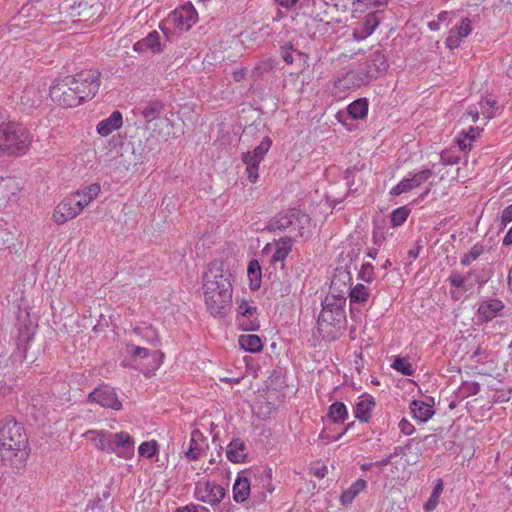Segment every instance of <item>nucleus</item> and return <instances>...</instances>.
<instances>
[{"instance_id": "obj_30", "label": "nucleus", "mask_w": 512, "mask_h": 512, "mask_svg": "<svg viewBox=\"0 0 512 512\" xmlns=\"http://www.w3.org/2000/svg\"><path fill=\"white\" fill-rule=\"evenodd\" d=\"M364 64L377 78L385 74L389 68L386 56L379 50L373 52Z\"/></svg>"}, {"instance_id": "obj_27", "label": "nucleus", "mask_w": 512, "mask_h": 512, "mask_svg": "<svg viewBox=\"0 0 512 512\" xmlns=\"http://www.w3.org/2000/svg\"><path fill=\"white\" fill-rule=\"evenodd\" d=\"M163 110L164 105L160 101H149L144 105L141 115L147 122L157 120L162 125H170L168 118H160Z\"/></svg>"}, {"instance_id": "obj_9", "label": "nucleus", "mask_w": 512, "mask_h": 512, "mask_svg": "<svg viewBox=\"0 0 512 512\" xmlns=\"http://www.w3.org/2000/svg\"><path fill=\"white\" fill-rule=\"evenodd\" d=\"M73 79L67 76L57 79L50 86L51 99L62 107H75L81 104L78 93L75 90Z\"/></svg>"}, {"instance_id": "obj_29", "label": "nucleus", "mask_w": 512, "mask_h": 512, "mask_svg": "<svg viewBox=\"0 0 512 512\" xmlns=\"http://www.w3.org/2000/svg\"><path fill=\"white\" fill-rule=\"evenodd\" d=\"M162 49L160 34L157 31L150 32L145 38L134 44V50L137 52L150 50L152 53H159Z\"/></svg>"}, {"instance_id": "obj_21", "label": "nucleus", "mask_w": 512, "mask_h": 512, "mask_svg": "<svg viewBox=\"0 0 512 512\" xmlns=\"http://www.w3.org/2000/svg\"><path fill=\"white\" fill-rule=\"evenodd\" d=\"M374 408V398L369 394H362L356 400V403L353 407V414L357 420L366 423L369 421Z\"/></svg>"}, {"instance_id": "obj_36", "label": "nucleus", "mask_w": 512, "mask_h": 512, "mask_svg": "<svg viewBox=\"0 0 512 512\" xmlns=\"http://www.w3.org/2000/svg\"><path fill=\"white\" fill-rule=\"evenodd\" d=\"M328 418L335 424L343 423L348 418V410L343 402H334L330 405Z\"/></svg>"}, {"instance_id": "obj_3", "label": "nucleus", "mask_w": 512, "mask_h": 512, "mask_svg": "<svg viewBox=\"0 0 512 512\" xmlns=\"http://www.w3.org/2000/svg\"><path fill=\"white\" fill-rule=\"evenodd\" d=\"M28 438L24 427L13 419L7 420L0 427V456L2 460L14 463V459L26 454Z\"/></svg>"}, {"instance_id": "obj_2", "label": "nucleus", "mask_w": 512, "mask_h": 512, "mask_svg": "<svg viewBox=\"0 0 512 512\" xmlns=\"http://www.w3.org/2000/svg\"><path fill=\"white\" fill-rule=\"evenodd\" d=\"M89 440L95 449L115 454L124 460H131L135 454L134 437L125 431L109 432L106 430H87L82 435Z\"/></svg>"}, {"instance_id": "obj_6", "label": "nucleus", "mask_w": 512, "mask_h": 512, "mask_svg": "<svg viewBox=\"0 0 512 512\" xmlns=\"http://www.w3.org/2000/svg\"><path fill=\"white\" fill-rule=\"evenodd\" d=\"M345 298L335 295H328L322 302V310L318 316L319 330L329 334V328L340 330L346 322V314L344 310Z\"/></svg>"}, {"instance_id": "obj_52", "label": "nucleus", "mask_w": 512, "mask_h": 512, "mask_svg": "<svg viewBox=\"0 0 512 512\" xmlns=\"http://www.w3.org/2000/svg\"><path fill=\"white\" fill-rule=\"evenodd\" d=\"M440 159L444 165H454L460 160L459 156L452 150H444L441 152Z\"/></svg>"}, {"instance_id": "obj_39", "label": "nucleus", "mask_w": 512, "mask_h": 512, "mask_svg": "<svg viewBox=\"0 0 512 512\" xmlns=\"http://www.w3.org/2000/svg\"><path fill=\"white\" fill-rule=\"evenodd\" d=\"M370 297L369 289L361 283L356 284L349 293L350 304L364 303Z\"/></svg>"}, {"instance_id": "obj_49", "label": "nucleus", "mask_w": 512, "mask_h": 512, "mask_svg": "<svg viewBox=\"0 0 512 512\" xmlns=\"http://www.w3.org/2000/svg\"><path fill=\"white\" fill-rule=\"evenodd\" d=\"M408 215L409 213L406 207H399L392 212L391 221L394 226H400L406 221Z\"/></svg>"}, {"instance_id": "obj_63", "label": "nucleus", "mask_w": 512, "mask_h": 512, "mask_svg": "<svg viewBox=\"0 0 512 512\" xmlns=\"http://www.w3.org/2000/svg\"><path fill=\"white\" fill-rule=\"evenodd\" d=\"M512 244V225L503 238V245L510 246Z\"/></svg>"}, {"instance_id": "obj_12", "label": "nucleus", "mask_w": 512, "mask_h": 512, "mask_svg": "<svg viewBox=\"0 0 512 512\" xmlns=\"http://www.w3.org/2000/svg\"><path fill=\"white\" fill-rule=\"evenodd\" d=\"M82 211L78 199L71 193L55 207L52 219L58 225H62L77 217Z\"/></svg>"}, {"instance_id": "obj_40", "label": "nucleus", "mask_w": 512, "mask_h": 512, "mask_svg": "<svg viewBox=\"0 0 512 512\" xmlns=\"http://www.w3.org/2000/svg\"><path fill=\"white\" fill-rule=\"evenodd\" d=\"M442 492H443V481L441 479H438L435 483V486L433 488V491H432L429 499L424 504V510L426 512H432L436 509Z\"/></svg>"}, {"instance_id": "obj_59", "label": "nucleus", "mask_w": 512, "mask_h": 512, "mask_svg": "<svg viewBox=\"0 0 512 512\" xmlns=\"http://www.w3.org/2000/svg\"><path fill=\"white\" fill-rule=\"evenodd\" d=\"M275 2L280 6V7H283V8H286V9H290L292 7H294L298 0H275Z\"/></svg>"}, {"instance_id": "obj_54", "label": "nucleus", "mask_w": 512, "mask_h": 512, "mask_svg": "<svg viewBox=\"0 0 512 512\" xmlns=\"http://www.w3.org/2000/svg\"><path fill=\"white\" fill-rule=\"evenodd\" d=\"M292 50L293 45L291 43H285L281 46V57L287 64H292L294 62Z\"/></svg>"}, {"instance_id": "obj_55", "label": "nucleus", "mask_w": 512, "mask_h": 512, "mask_svg": "<svg viewBox=\"0 0 512 512\" xmlns=\"http://www.w3.org/2000/svg\"><path fill=\"white\" fill-rule=\"evenodd\" d=\"M461 389L467 396H472L480 391V385L477 382H464Z\"/></svg>"}, {"instance_id": "obj_60", "label": "nucleus", "mask_w": 512, "mask_h": 512, "mask_svg": "<svg viewBox=\"0 0 512 512\" xmlns=\"http://www.w3.org/2000/svg\"><path fill=\"white\" fill-rule=\"evenodd\" d=\"M245 76H246V70L245 69H239V70H235L233 72V79L236 82L243 81L245 79Z\"/></svg>"}, {"instance_id": "obj_13", "label": "nucleus", "mask_w": 512, "mask_h": 512, "mask_svg": "<svg viewBox=\"0 0 512 512\" xmlns=\"http://www.w3.org/2000/svg\"><path fill=\"white\" fill-rule=\"evenodd\" d=\"M434 175L431 169H423L415 173H408L397 185L391 188L390 194L399 196L410 192L426 183Z\"/></svg>"}, {"instance_id": "obj_47", "label": "nucleus", "mask_w": 512, "mask_h": 512, "mask_svg": "<svg viewBox=\"0 0 512 512\" xmlns=\"http://www.w3.org/2000/svg\"><path fill=\"white\" fill-rule=\"evenodd\" d=\"M484 252V247L483 245L477 243L475 244L467 254H465L462 258H461V264L463 266H469L472 262H474L476 259H478V257H480V255H482Z\"/></svg>"}, {"instance_id": "obj_45", "label": "nucleus", "mask_w": 512, "mask_h": 512, "mask_svg": "<svg viewBox=\"0 0 512 512\" xmlns=\"http://www.w3.org/2000/svg\"><path fill=\"white\" fill-rule=\"evenodd\" d=\"M497 103L492 99H482L479 102V107L481 114L484 116L486 120H490L495 116V112L497 110Z\"/></svg>"}, {"instance_id": "obj_51", "label": "nucleus", "mask_w": 512, "mask_h": 512, "mask_svg": "<svg viewBox=\"0 0 512 512\" xmlns=\"http://www.w3.org/2000/svg\"><path fill=\"white\" fill-rule=\"evenodd\" d=\"M467 277L468 276H463L459 273L454 272L448 277V281L451 286L461 288L462 290L466 291L467 288L465 286V283L467 281Z\"/></svg>"}, {"instance_id": "obj_28", "label": "nucleus", "mask_w": 512, "mask_h": 512, "mask_svg": "<svg viewBox=\"0 0 512 512\" xmlns=\"http://www.w3.org/2000/svg\"><path fill=\"white\" fill-rule=\"evenodd\" d=\"M226 456L233 463H242L248 456V448L241 439H233L227 446Z\"/></svg>"}, {"instance_id": "obj_23", "label": "nucleus", "mask_w": 512, "mask_h": 512, "mask_svg": "<svg viewBox=\"0 0 512 512\" xmlns=\"http://www.w3.org/2000/svg\"><path fill=\"white\" fill-rule=\"evenodd\" d=\"M123 125L122 113L118 110L113 111L109 117L99 121L96 125L97 133L102 137H107L114 131L120 129Z\"/></svg>"}, {"instance_id": "obj_37", "label": "nucleus", "mask_w": 512, "mask_h": 512, "mask_svg": "<svg viewBox=\"0 0 512 512\" xmlns=\"http://www.w3.org/2000/svg\"><path fill=\"white\" fill-rule=\"evenodd\" d=\"M247 276L250 282V288L252 290H257L261 286V267L259 262L256 259H252L247 268Z\"/></svg>"}, {"instance_id": "obj_56", "label": "nucleus", "mask_w": 512, "mask_h": 512, "mask_svg": "<svg viewBox=\"0 0 512 512\" xmlns=\"http://www.w3.org/2000/svg\"><path fill=\"white\" fill-rule=\"evenodd\" d=\"M481 114L479 103L477 105H470L463 117L469 116L472 118L473 122H476L479 119V115Z\"/></svg>"}, {"instance_id": "obj_16", "label": "nucleus", "mask_w": 512, "mask_h": 512, "mask_svg": "<svg viewBox=\"0 0 512 512\" xmlns=\"http://www.w3.org/2000/svg\"><path fill=\"white\" fill-rule=\"evenodd\" d=\"M292 249L291 237H283L279 240L268 243L262 250L264 256L270 258L272 263H283Z\"/></svg>"}, {"instance_id": "obj_18", "label": "nucleus", "mask_w": 512, "mask_h": 512, "mask_svg": "<svg viewBox=\"0 0 512 512\" xmlns=\"http://www.w3.org/2000/svg\"><path fill=\"white\" fill-rule=\"evenodd\" d=\"M126 351L134 361L151 358L152 359V362L150 364L151 370L158 369L161 366V364L163 363L164 354H163V352H161L159 350L150 352L148 349H146L144 347H140L135 344L128 343L126 345Z\"/></svg>"}, {"instance_id": "obj_10", "label": "nucleus", "mask_w": 512, "mask_h": 512, "mask_svg": "<svg viewBox=\"0 0 512 512\" xmlns=\"http://www.w3.org/2000/svg\"><path fill=\"white\" fill-rule=\"evenodd\" d=\"M272 145V140L269 137H264L260 144L253 150L243 154L242 160L246 165L248 179L255 183L258 179L259 164L264 159V156L269 151Z\"/></svg>"}, {"instance_id": "obj_43", "label": "nucleus", "mask_w": 512, "mask_h": 512, "mask_svg": "<svg viewBox=\"0 0 512 512\" xmlns=\"http://www.w3.org/2000/svg\"><path fill=\"white\" fill-rule=\"evenodd\" d=\"M353 72L355 73V76L361 86L368 85L378 79L364 63L361 64L358 68L353 69Z\"/></svg>"}, {"instance_id": "obj_44", "label": "nucleus", "mask_w": 512, "mask_h": 512, "mask_svg": "<svg viewBox=\"0 0 512 512\" xmlns=\"http://www.w3.org/2000/svg\"><path fill=\"white\" fill-rule=\"evenodd\" d=\"M389 0H355L356 10L364 12L366 9H376L387 6Z\"/></svg>"}, {"instance_id": "obj_34", "label": "nucleus", "mask_w": 512, "mask_h": 512, "mask_svg": "<svg viewBox=\"0 0 512 512\" xmlns=\"http://www.w3.org/2000/svg\"><path fill=\"white\" fill-rule=\"evenodd\" d=\"M240 347L250 353L260 352L263 348L262 341L258 335L243 334L239 337Z\"/></svg>"}, {"instance_id": "obj_20", "label": "nucleus", "mask_w": 512, "mask_h": 512, "mask_svg": "<svg viewBox=\"0 0 512 512\" xmlns=\"http://www.w3.org/2000/svg\"><path fill=\"white\" fill-rule=\"evenodd\" d=\"M20 187L15 179L11 177L0 179V209L5 208L9 203L17 201Z\"/></svg>"}, {"instance_id": "obj_22", "label": "nucleus", "mask_w": 512, "mask_h": 512, "mask_svg": "<svg viewBox=\"0 0 512 512\" xmlns=\"http://www.w3.org/2000/svg\"><path fill=\"white\" fill-rule=\"evenodd\" d=\"M360 87L361 85L356 78L355 73L353 70H350L338 77V79L335 81L334 94L339 98H342L345 97V95L350 91Z\"/></svg>"}, {"instance_id": "obj_25", "label": "nucleus", "mask_w": 512, "mask_h": 512, "mask_svg": "<svg viewBox=\"0 0 512 512\" xmlns=\"http://www.w3.org/2000/svg\"><path fill=\"white\" fill-rule=\"evenodd\" d=\"M379 23L380 18L378 17L377 12L369 13L366 16L362 26L353 30L354 40L361 41L369 37L376 30Z\"/></svg>"}, {"instance_id": "obj_35", "label": "nucleus", "mask_w": 512, "mask_h": 512, "mask_svg": "<svg viewBox=\"0 0 512 512\" xmlns=\"http://www.w3.org/2000/svg\"><path fill=\"white\" fill-rule=\"evenodd\" d=\"M368 105L366 98H359L348 105V114L355 120L364 119L368 113Z\"/></svg>"}, {"instance_id": "obj_5", "label": "nucleus", "mask_w": 512, "mask_h": 512, "mask_svg": "<svg viewBox=\"0 0 512 512\" xmlns=\"http://www.w3.org/2000/svg\"><path fill=\"white\" fill-rule=\"evenodd\" d=\"M309 215L297 209L278 213L268 223L271 230L286 231L293 237H303L310 228Z\"/></svg>"}, {"instance_id": "obj_46", "label": "nucleus", "mask_w": 512, "mask_h": 512, "mask_svg": "<svg viewBox=\"0 0 512 512\" xmlns=\"http://www.w3.org/2000/svg\"><path fill=\"white\" fill-rule=\"evenodd\" d=\"M158 452V443L156 440L145 441L138 447V454L141 457L152 458Z\"/></svg>"}, {"instance_id": "obj_31", "label": "nucleus", "mask_w": 512, "mask_h": 512, "mask_svg": "<svg viewBox=\"0 0 512 512\" xmlns=\"http://www.w3.org/2000/svg\"><path fill=\"white\" fill-rule=\"evenodd\" d=\"M410 410L413 417L421 423L430 420L435 414L432 404L420 400H414L410 403Z\"/></svg>"}, {"instance_id": "obj_7", "label": "nucleus", "mask_w": 512, "mask_h": 512, "mask_svg": "<svg viewBox=\"0 0 512 512\" xmlns=\"http://www.w3.org/2000/svg\"><path fill=\"white\" fill-rule=\"evenodd\" d=\"M198 21V13L191 3H186L169 14L160 28L168 34H178L191 29Z\"/></svg>"}, {"instance_id": "obj_53", "label": "nucleus", "mask_w": 512, "mask_h": 512, "mask_svg": "<svg viewBox=\"0 0 512 512\" xmlns=\"http://www.w3.org/2000/svg\"><path fill=\"white\" fill-rule=\"evenodd\" d=\"M473 141H475V135L470 136L469 133H461L457 143L460 150L466 151L471 149V143Z\"/></svg>"}, {"instance_id": "obj_41", "label": "nucleus", "mask_w": 512, "mask_h": 512, "mask_svg": "<svg viewBox=\"0 0 512 512\" xmlns=\"http://www.w3.org/2000/svg\"><path fill=\"white\" fill-rule=\"evenodd\" d=\"M134 332L140 335L142 339H144L150 345L154 347H158L160 345L159 333L155 328L147 326L144 328H137L134 330Z\"/></svg>"}, {"instance_id": "obj_19", "label": "nucleus", "mask_w": 512, "mask_h": 512, "mask_svg": "<svg viewBox=\"0 0 512 512\" xmlns=\"http://www.w3.org/2000/svg\"><path fill=\"white\" fill-rule=\"evenodd\" d=\"M472 32V22L468 17L461 20L459 25L452 27L449 30L448 36L445 40V45L450 50L458 48L463 38L469 36Z\"/></svg>"}, {"instance_id": "obj_58", "label": "nucleus", "mask_w": 512, "mask_h": 512, "mask_svg": "<svg viewBox=\"0 0 512 512\" xmlns=\"http://www.w3.org/2000/svg\"><path fill=\"white\" fill-rule=\"evenodd\" d=\"M399 429L404 435H411L414 432V426L406 419L399 422Z\"/></svg>"}, {"instance_id": "obj_38", "label": "nucleus", "mask_w": 512, "mask_h": 512, "mask_svg": "<svg viewBox=\"0 0 512 512\" xmlns=\"http://www.w3.org/2000/svg\"><path fill=\"white\" fill-rule=\"evenodd\" d=\"M390 366L392 369L405 376H412L415 373V367L405 357L395 356Z\"/></svg>"}, {"instance_id": "obj_15", "label": "nucleus", "mask_w": 512, "mask_h": 512, "mask_svg": "<svg viewBox=\"0 0 512 512\" xmlns=\"http://www.w3.org/2000/svg\"><path fill=\"white\" fill-rule=\"evenodd\" d=\"M237 306V323L243 331H255L259 328L260 324L256 317V307L246 299L238 301Z\"/></svg>"}, {"instance_id": "obj_11", "label": "nucleus", "mask_w": 512, "mask_h": 512, "mask_svg": "<svg viewBox=\"0 0 512 512\" xmlns=\"http://www.w3.org/2000/svg\"><path fill=\"white\" fill-rule=\"evenodd\" d=\"M194 497L198 501L216 506L225 497V489L215 482L199 480L195 484Z\"/></svg>"}, {"instance_id": "obj_8", "label": "nucleus", "mask_w": 512, "mask_h": 512, "mask_svg": "<svg viewBox=\"0 0 512 512\" xmlns=\"http://www.w3.org/2000/svg\"><path fill=\"white\" fill-rule=\"evenodd\" d=\"M73 79L74 87L82 103L86 99L94 97L100 87V73L94 69L82 70L75 75H68Z\"/></svg>"}, {"instance_id": "obj_17", "label": "nucleus", "mask_w": 512, "mask_h": 512, "mask_svg": "<svg viewBox=\"0 0 512 512\" xmlns=\"http://www.w3.org/2000/svg\"><path fill=\"white\" fill-rule=\"evenodd\" d=\"M208 447L207 438L199 430H193L189 446L184 452L185 457L190 461L198 460L206 454Z\"/></svg>"}, {"instance_id": "obj_50", "label": "nucleus", "mask_w": 512, "mask_h": 512, "mask_svg": "<svg viewBox=\"0 0 512 512\" xmlns=\"http://www.w3.org/2000/svg\"><path fill=\"white\" fill-rule=\"evenodd\" d=\"M274 68V60L272 58H265L260 60L255 65V71L258 73V75H262L264 73H268Z\"/></svg>"}, {"instance_id": "obj_33", "label": "nucleus", "mask_w": 512, "mask_h": 512, "mask_svg": "<svg viewBox=\"0 0 512 512\" xmlns=\"http://www.w3.org/2000/svg\"><path fill=\"white\" fill-rule=\"evenodd\" d=\"M250 495V481L247 477L239 476L233 485V498L237 503L244 502Z\"/></svg>"}, {"instance_id": "obj_62", "label": "nucleus", "mask_w": 512, "mask_h": 512, "mask_svg": "<svg viewBox=\"0 0 512 512\" xmlns=\"http://www.w3.org/2000/svg\"><path fill=\"white\" fill-rule=\"evenodd\" d=\"M241 380H242V377H221L220 378V381L231 384V385L239 384L241 382Z\"/></svg>"}, {"instance_id": "obj_64", "label": "nucleus", "mask_w": 512, "mask_h": 512, "mask_svg": "<svg viewBox=\"0 0 512 512\" xmlns=\"http://www.w3.org/2000/svg\"><path fill=\"white\" fill-rule=\"evenodd\" d=\"M428 27L431 31H438L440 29L439 21H430L428 22Z\"/></svg>"}, {"instance_id": "obj_32", "label": "nucleus", "mask_w": 512, "mask_h": 512, "mask_svg": "<svg viewBox=\"0 0 512 512\" xmlns=\"http://www.w3.org/2000/svg\"><path fill=\"white\" fill-rule=\"evenodd\" d=\"M367 488V482L363 479H358L354 483L351 484L349 488L342 492L340 495V502L343 505H348L353 502V500Z\"/></svg>"}, {"instance_id": "obj_26", "label": "nucleus", "mask_w": 512, "mask_h": 512, "mask_svg": "<svg viewBox=\"0 0 512 512\" xmlns=\"http://www.w3.org/2000/svg\"><path fill=\"white\" fill-rule=\"evenodd\" d=\"M101 186L99 183H92L90 185L79 188L73 192V195L78 199V203L84 210L91 202H93L100 194Z\"/></svg>"}, {"instance_id": "obj_14", "label": "nucleus", "mask_w": 512, "mask_h": 512, "mask_svg": "<svg viewBox=\"0 0 512 512\" xmlns=\"http://www.w3.org/2000/svg\"><path fill=\"white\" fill-rule=\"evenodd\" d=\"M88 399L90 402L97 403L104 408H110L115 411L122 409V403L118 399L116 391L106 384L95 388L94 391L89 394Z\"/></svg>"}, {"instance_id": "obj_48", "label": "nucleus", "mask_w": 512, "mask_h": 512, "mask_svg": "<svg viewBox=\"0 0 512 512\" xmlns=\"http://www.w3.org/2000/svg\"><path fill=\"white\" fill-rule=\"evenodd\" d=\"M358 279L371 283L374 280V267L370 263H364L358 273Z\"/></svg>"}, {"instance_id": "obj_61", "label": "nucleus", "mask_w": 512, "mask_h": 512, "mask_svg": "<svg viewBox=\"0 0 512 512\" xmlns=\"http://www.w3.org/2000/svg\"><path fill=\"white\" fill-rule=\"evenodd\" d=\"M397 453L394 452V453H391L389 454L387 457L383 458L382 460H379V461H376L374 462L375 466H387L388 464H390L392 458L396 455Z\"/></svg>"}, {"instance_id": "obj_4", "label": "nucleus", "mask_w": 512, "mask_h": 512, "mask_svg": "<svg viewBox=\"0 0 512 512\" xmlns=\"http://www.w3.org/2000/svg\"><path fill=\"white\" fill-rule=\"evenodd\" d=\"M32 143L30 131L16 121H0V155H23Z\"/></svg>"}, {"instance_id": "obj_57", "label": "nucleus", "mask_w": 512, "mask_h": 512, "mask_svg": "<svg viewBox=\"0 0 512 512\" xmlns=\"http://www.w3.org/2000/svg\"><path fill=\"white\" fill-rule=\"evenodd\" d=\"M511 221H512V204L507 206L501 214L502 229L505 228L507 226V224L510 223Z\"/></svg>"}, {"instance_id": "obj_24", "label": "nucleus", "mask_w": 512, "mask_h": 512, "mask_svg": "<svg viewBox=\"0 0 512 512\" xmlns=\"http://www.w3.org/2000/svg\"><path fill=\"white\" fill-rule=\"evenodd\" d=\"M504 308V304L499 299L483 300L479 303L477 315L484 321L489 322L494 319Z\"/></svg>"}, {"instance_id": "obj_42", "label": "nucleus", "mask_w": 512, "mask_h": 512, "mask_svg": "<svg viewBox=\"0 0 512 512\" xmlns=\"http://www.w3.org/2000/svg\"><path fill=\"white\" fill-rule=\"evenodd\" d=\"M353 72L355 73V76L361 86L368 85L378 79L364 63L361 64L358 68L353 69Z\"/></svg>"}, {"instance_id": "obj_1", "label": "nucleus", "mask_w": 512, "mask_h": 512, "mask_svg": "<svg viewBox=\"0 0 512 512\" xmlns=\"http://www.w3.org/2000/svg\"><path fill=\"white\" fill-rule=\"evenodd\" d=\"M203 294L207 309L214 317H224L232 306V274L220 261L210 263L203 276Z\"/></svg>"}]
</instances>
